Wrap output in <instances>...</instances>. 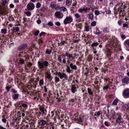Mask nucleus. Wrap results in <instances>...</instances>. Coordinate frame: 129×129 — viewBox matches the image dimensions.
Returning a JSON list of instances; mask_svg holds the SVG:
<instances>
[{
    "label": "nucleus",
    "instance_id": "1",
    "mask_svg": "<svg viewBox=\"0 0 129 129\" xmlns=\"http://www.w3.org/2000/svg\"><path fill=\"white\" fill-rule=\"evenodd\" d=\"M43 59H42L41 61H39L38 62V67L41 69H43L45 67H47L50 65L48 61H42Z\"/></svg>",
    "mask_w": 129,
    "mask_h": 129
},
{
    "label": "nucleus",
    "instance_id": "2",
    "mask_svg": "<svg viewBox=\"0 0 129 129\" xmlns=\"http://www.w3.org/2000/svg\"><path fill=\"white\" fill-rule=\"evenodd\" d=\"M55 75L58 76L61 79L63 78L66 80H67L68 79V77L65 73L60 72H56Z\"/></svg>",
    "mask_w": 129,
    "mask_h": 129
},
{
    "label": "nucleus",
    "instance_id": "3",
    "mask_svg": "<svg viewBox=\"0 0 129 129\" xmlns=\"http://www.w3.org/2000/svg\"><path fill=\"white\" fill-rule=\"evenodd\" d=\"M122 95L125 98H129V88H127L123 91Z\"/></svg>",
    "mask_w": 129,
    "mask_h": 129
},
{
    "label": "nucleus",
    "instance_id": "4",
    "mask_svg": "<svg viewBox=\"0 0 129 129\" xmlns=\"http://www.w3.org/2000/svg\"><path fill=\"white\" fill-rule=\"evenodd\" d=\"M73 20V18L70 16H67L63 21V23L65 24H67L71 23Z\"/></svg>",
    "mask_w": 129,
    "mask_h": 129
},
{
    "label": "nucleus",
    "instance_id": "5",
    "mask_svg": "<svg viewBox=\"0 0 129 129\" xmlns=\"http://www.w3.org/2000/svg\"><path fill=\"white\" fill-rule=\"evenodd\" d=\"M54 15L56 18L59 19H61L63 16V14L59 11L56 12L55 13Z\"/></svg>",
    "mask_w": 129,
    "mask_h": 129
},
{
    "label": "nucleus",
    "instance_id": "6",
    "mask_svg": "<svg viewBox=\"0 0 129 129\" xmlns=\"http://www.w3.org/2000/svg\"><path fill=\"white\" fill-rule=\"evenodd\" d=\"M35 6L34 4L32 3H28L27 6V7L29 10H33L35 8Z\"/></svg>",
    "mask_w": 129,
    "mask_h": 129
},
{
    "label": "nucleus",
    "instance_id": "7",
    "mask_svg": "<svg viewBox=\"0 0 129 129\" xmlns=\"http://www.w3.org/2000/svg\"><path fill=\"white\" fill-rule=\"evenodd\" d=\"M8 11L7 9L5 8H2L0 6V15H4L6 14Z\"/></svg>",
    "mask_w": 129,
    "mask_h": 129
},
{
    "label": "nucleus",
    "instance_id": "8",
    "mask_svg": "<svg viewBox=\"0 0 129 129\" xmlns=\"http://www.w3.org/2000/svg\"><path fill=\"white\" fill-rule=\"evenodd\" d=\"M116 117L117 118L116 122L117 123L120 124V123L122 122L121 117L120 115H119L118 114H117L116 115Z\"/></svg>",
    "mask_w": 129,
    "mask_h": 129
},
{
    "label": "nucleus",
    "instance_id": "9",
    "mask_svg": "<svg viewBox=\"0 0 129 129\" xmlns=\"http://www.w3.org/2000/svg\"><path fill=\"white\" fill-rule=\"evenodd\" d=\"M124 44L125 46V48L127 51H129V39L125 41L124 42Z\"/></svg>",
    "mask_w": 129,
    "mask_h": 129
},
{
    "label": "nucleus",
    "instance_id": "10",
    "mask_svg": "<svg viewBox=\"0 0 129 129\" xmlns=\"http://www.w3.org/2000/svg\"><path fill=\"white\" fill-rule=\"evenodd\" d=\"M46 74L45 77H46L48 79H49L50 81H51L52 77V76L51 74L48 72H47L45 73Z\"/></svg>",
    "mask_w": 129,
    "mask_h": 129
},
{
    "label": "nucleus",
    "instance_id": "11",
    "mask_svg": "<svg viewBox=\"0 0 129 129\" xmlns=\"http://www.w3.org/2000/svg\"><path fill=\"white\" fill-rule=\"evenodd\" d=\"M50 6L52 8L56 10H58L60 8V7L59 5L57 4H51Z\"/></svg>",
    "mask_w": 129,
    "mask_h": 129
},
{
    "label": "nucleus",
    "instance_id": "12",
    "mask_svg": "<svg viewBox=\"0 0 129 129\" xmlns=\"http://www.w3.org/2000/svg\"><path fill=\"white\" fill-rule=\"evenodd\" d=\"M123 3H119L117 5V7H118V10L120 11V12L122 11V9L124 7V5L123 6Z\"/></svg>",
    "mask_w": 129,
    "mask_h": 129
},
{
    "label": "nucleus",
    "instance_id": "13",
    "mask_svg": "<svg viewBox=\"0 0 129 129\" xmlns=\"http://www.w3.org/2000/svg\"><path fill=\"white\" fill-rule=\"evenodd\" d=\"M27 46V44H24L18 47V49L21 50L25 49Z\"/></svg>",
    "mask_w": 129,
    "mask_h": 129
},
{
    "label": "nucleus",
    "instance_id": "14",
    "mask_svg": "<svg viewBox=\"0 0 129 129\" xmlns=\"http://www.w3.org/2000/svg\"><path fill=\"white\" fill-rule=\"evenodd\" d=\"M84 117L82 115L79 116L78 118H76V120L77 121V122H80L83 121V120Z\"/></svg>",
    "mask_w": 129,
    "mask_h": 129
},
{
    "label": "nucleus",
    "instance_id": "15",
    "mask_svg": "<svg viewBox=\"0 0 129 129\" xmlns=\"http://www.w3.org/2000/svg\"><path fill=\"white\" fill-rule=\"evenodd\" d=\"M65 54L66 56L68 57V59H70L71 58H72V59H73L74 58L73 56V55L69 53L66 52L65 53Z\"/></svg>",
    "mask_w": 129,
    "mask_h": 129
},
{
    "label": "nucleus",
    "instance_id": "16",
    "mask_svg": "<svg viewBox=\"0 0 129 129\" xmlns=\"http://www.w3.org/2000/svg\"><path fill=\"white\" fill-rule=\"evenodd\" d=\"M76 87L75 85H72L71 87V91L73 93H74L76 92Z\"/></svg>",
    "mask_w": 129,
    "mask_h": 129
},
{
    "label": "nucleus",
    "instance_id": "17",
    "mask_svg": "<svg viewBox=\"0 0 129 129\" xmlns=\"http://www.w3.org/2000/svg\"><path fill=\"white\" fill-rule=\"evenodd\" d=\"M70 67L71 69L73 70H76L77 68L76 65L73 64L72 63H71L70 64Z\"/></svg>",
    "mask_w": 129,
    "mask_h": 129
},
{
    "label": "nucleus",
    "instance_id": "18",
    "mask_svg": "<svg viewBox=\"0 0 129 129\" xmlns=\"http://www.w3.org/2000/svg\"><path fill=\"white\" fill-rule=\"evenodd\" d=\"M46 121L43 120H40L39 123L42 126L44 125L46 123Z\"/></svg>",
    "mask_w": 129,
    "mask_h": 129
},
{
    "label": "nucleus",
    "instance_id": "19",
    "mask_svg": "<svg viewBox=\"0 0 129 129\" xmlns=\"http://www.w3.org/2000/svg\"><path fill=\"white\" fill-rule=\"evenodd\" d=\"M72 3V0H66V5L68 6H70Z\"/></svg>",
    "mask_w": 129,
    "mask_h": 129
},
{
    "label": "nucleus",
    "instance_id": "20",
    "mask_svg": "<svg viewBox=\"0 0 129 129\" xmlns=\"http://www.w3.org/2000/svg\"><path fill=\"white\" fill-rule=\"evenodd\" d=\"M103 30L104 33H108L109 32L110 29L108 27H105L103 28Z\"/></svg>",
    "mask_w": 129,
    "mask_h": 129
},
{
    "label": "nucleus",
    "instance_id": "21",
    "mask_svg": "<svg viewBox=\"0 0 129 129\" xmlns=\"http://www.w3.org/2000/svg\"><path fill=\"white\" fill-rule=\"evenodd\" d=\"M123 108H125L126 109L129 110V103L124 104L123 106Z\"/></svg>",
    "mask_w": 129,
    "mask_h": 129
},
{
    "label": "nucleus",
    "instance_id": "22",
    "mask_svg": "<svg viewBox=\"0 0 129 129\" xmlns=\"http://www.w3.org/2000/svg\"><path fill=\"white\" fill-rule=\"evenodd\" d=\"M129 80V78L127 77L124 78L122 80V82L125 83H127Z\"/></svg>",
    "mask_w": 129,
    "mask_h": 129
},
{
    "label": "nucleus",
    "instance_id": "23",
    "mask_svg": "<svg viewBox=\"0 0 129 129\" xmlns=\"http://www.w3.org/2000/svg\"><path fill=\"white\" fill-rule=\"evenodd\" d=\"M88 18L91 19H92L94 17L93 15V13H90L88 15Z\"/></svg>",
    "mask_w": 129,
    "mask_h": 129
},
{
    "label": "nucleus",
    "instance_id": "24",
    "mask_svg": "<svg viewBox=\"0 0 129 129\" xmlns=\"http://www.w3.org/2000/svg\"><path fill=\"white\" fill-rule=\"evenodd\" d=\"M74 16L76 18L78 19H81V16L78 13H76L74 14Z\"/></svg>",
    "mask_w": 129,
    "mask_h": 129
},
{
    "label": "nucleus",
    "instance_id": "25",
    "mask_svg": "<svg viewBox=\"0 0 129 129\" xmlns=\"http://www.w3.org/2000/svg\"><path fill=\"white\" fill-rule=\"evenodd\" d=\"M19 94H14L13 95V98L14 99H17L19 97Z\"/></svg>",
    "mask_w": 129,
    "mask_h": 129
},
{
    "label": "nucleus",
    "instance_id": "26",
    "mask_svg": "<svg viewBox=\"0 0 129 129\" xmlns=\"http://www.w3.org/2000/svg\"><path fill=\"white\" fill-rule=\"evenodd\" d=\"M1 3L2 5H5L8 3V2L7 0H2Z\"/></svg>",
    "mask_w": 129,
    "mask_h": 129
},
{
    "label": "nucleus",
    "instance_id": "27",
    "mask_svg": "<svg viewBox=\"0 0 129 129\" xmlns=\"http://www.w3.org/2000/svg\"><path fill=\"white\" fill-rule=\"evenodd\" d=\"M61 11H67V9L64 7L62 6L60 7V9Z\"/></svg>",
    "mask_w": 129,
    "mask_h": 129
},
{
    "label": "nucleus",
    "instance_id": "28",
    "mask_svg": "<svg viewBox=\"0 0 129 129\" xmlns=\"http://www.w3.org/2000/svg\"><path fill=\"white\" fill-rule=\"evenodd\" d=\"M67 68L66 69V70L67 72L70 73L71 72V70L70 69V66L67 65Z\"/></svg>",
    "mask_w": 129,
    "mask_h": 129
},
{
    "label": "nucleus",
    "instance_id": "29",
    "mask_svg": "<svg viewBox=\"0 0 129 129\" xmlns=\"http://www.w3.org/2000/svg\"><path fill=\"white\" fill-rule=\"evenodd\" d=\"M74 102V100L73 99H71L69 101V104L72 105L73 103Z\"/></svg>",
    "mask_w": 129,
    "mask_h": 129
},
{
    "label": "nucleus",
    "instance_id": "30",
    "mask_svg": "<svg viewBox=\"0 0 129 129\" xmlns=\"http://www.w3.org/2000/svg\"><path fill=\"white\" fill-rule=\"evenodd\" d=\"M39 109L40 110L41 112H42L43 115L45 114L44 110L43 107H40L39 108Z\"/></svg>",
    "mask_w": 129,
    "mask_h": 129
},
{
    "label": "nucleus",
    "instance_id": "31",
    "mask_svg": "<svg viewBox=\"0 0 129 129\" xmlns=\"http://www.w3.org/2000/svg\"><path fill=\"white\" fill-rule=\"evenodd\" d=\"M19 30V28L18 27H16L14 28L13 29V31L14 32H18Z\"/></svg>",
    "mask_w": 129,
    "mask_h": 129
},
{
    "label": "nucleus",
    "instance_id": "32",
    "mask_svg": "<svg viewBox=\"0 0 129 129\" xmlns=\"http://www.w3.org/2000/svg\"><path fill=\"white\" fill-rule=\"evenodd\" d=\"M99 44V43L98 42H94L92 43L91 45V46L92 47H93L94 46H96L98 45Z\"/></svg>",
    "mask_w": 129,
    "mask_h": 129
},
{
    "label": "nucleus",
    "instance_id": "33",
    "mask_svg": "<svg viewBox=\"0 0 129 129\" xmlns=\"http://www.w3.org/2000/svg\"><path fill=\"white\" fill-rule=\"evenodd\" d=\"M119 101V100L118 99H115L113 102V104L115 105H117V103H118Z\"/></svg>",
    "mask_w": 129,
    "mask_h": 129
},
{
    "label": "nucleus",
    "instance_id": "34",
    "mask_svg": "<svg viewBox=\"0 0 129 129\" xmlns=\"http://www.w3.org/2000/svg\"><path fill=\"white\" fill-rule=\"evenodd\" d=\"M44 82L43 79H41L39 82V85L40 86H41L44 84Z\"/></svg>",
    "mask_w": 129,
    "mask_h": 129
},
{
    "label": "nucleus",
    "instance_id": "35",
    "mask_svg": "<svg viewBox=\"0 0 129 129\" xmlns=\"http://www.w3.org/2000/svg\"><path fill=\"white\" fill-rule=\"evenodd\" d=\"M83 11H85L86 12L85 8H83L82 9L80 8V9L78 10V11L79 12L81 13H82Z\"/></svg>",
    "mask_w": 129,
    "mask_h": 129
},
{
    "label": "nucleus",
    "instance_id": "36",
    "mask_svg": "<svg viewBox=\"0 0 129 129\" xmlns=\"http://www.w3.org/2000/svg\"><path fill=\"white\" fill-rule=\"evenodd\" d=\"M101 113L99 112H95L94 115L96 116L97 117H98L100 116Z\"/></svg>",
    "mask_w": 129,
    "mask_h": 129
},
{
    "label": "nucleus",
    "instance_id": "37",
    "mask_svg": "<svg viewBox=\"0 0 129 129\" xmlns=\"http://www.w3.org/2000/svg\"><path fill=\"white\" fill-rule=\"evenodd\" d=\"M88 93L90 95L93 94V93L91 91V89L90 88H88L87 89Z\"/></svg>",
    "mask_w": 129,
    "mask_h": 129
},
{
    "label": "nucleus",
    "instance_id": "38",
    "mask_svg": "<svg viewBox=\"0 0 129 129\" xmlns=\"http://www.w3.org/2000/svg\"><path fill=\"white\" fill-rule=\"evenodd\" d=\"M60 80L59 78L57 76L55 77V82L57 83Z\"/></svg>",
    "mask_w": 129,
    "mask_h": 129
},
{
    "label": "nucleus",
    "instance_id": "39",
    "mask_svg": "<svg viewBox=\"0 0 129 129\" xmlns=\"http://www.w3.org/2000/svg\"><path fill=\"white\" fill-rule=\"evenodd\" d=\"M41 4L40 3H38L36 4V7L37 8H39L41 6Z\"/></svg>",
    "mask_w": 129,
    "mask_h": 129
},
{
    "label": "nucleus",
    "instance_id": "40",
    "mask_svg": "<svg viewBox=\"0 0 129 129\" xmlns=\"http://www.w3.org/2000/svg\"><path fill=\"white\" fill-rule=\"evenodd\" d=\"M57 60L60 62L62 63V61L61 55H59L58 56Z\"/></svg>",
    "mask_w": 129,
    "mask_h": 129
},
{
    "label": "nucleus",
    "instance_id": "41",
    "mask_svg": "<svg viewBox=\"0 0 129 129\" xmlns=\"http://www.w3.org/2000/svg\"><path fill=\"white\" fill-rule=\"evenodd\" d=\"M25 13L28 16H30L31 15V13L30 11H27L25 12Z\"/></svg>",
    "mask_w": 129,
    "mask_h": 129
},
{
    "label": "nucleus",
    "instance_id": "42",
    "mask_svg": "<svg viewBox=\"0 0 129 129\" xmlns=\"http://www.w3.org/2000/svg\"><path fill=\"white\" fill-rule=\"evenodd\" d=\"M101 32L99 30H97L95 32V34L98 35L100 34Z\"/></svg>",
    "mask_w": 129,
    "mask_h": 129
},
{
    "label": "nucleus",
    "instance_id": "43",
    "mask_svg": "<svg viewBox=\"0 0 129 129\" xmlns=\"http://www.w3.org/2000/svg\"><path fill=\"white\" fill-rule=\"evenodd\" d=\"M1 31L2 33L6 34L7 32V30L5 29H1Z\"/></svg>",
    "mask_w": 129,
    "mask_h": 129
},
{
    "label": "nucleus",
    "instance_id": "44",
    "mask_svg": "<svg viewBox=\"0 0 129 129\" xmlns=\"http://www.w3.org/2000/svg\"><path fill=\"white\" fill-rule=\"evenodd\" d=\"M95 14L96 15H98L100 14V11L98 10H95L94 12Z\"/></svg>",
    "mask_w": 129,
    "mask_h": 129
},
{
    "label": "nucleus",
    "instance_id": "45",
    "mask_svg": "<svg viewBox=\"0 0 129 129\" xmlns=\"http://www.w3.org/2000/svg\"><path fill=\"white\" fill-rule=\"evenodd\" d=\"M85 30L87 32H88L89 30V27L88 26H86L85 27Z\"/></svg>",
    "mask_w": 129,
    "mask_h": 129
},
{
    "label": "nucleus",
    "instance_id": "46",
    "mask_svg": "<svg viewBox=\"0 0 129 129\" xmlns=\"http://www.w3.org/2000/svg\"><path fill=\"white\" fill-rule=\"evenodd\" d=\"M39 30H37L36 31H35L34 33V34L36 36H38L39 34Z\"/></svg>",
    "mask_w": 129,
    "mask_h": 129
},
{
    "label": "nucleus",
    "instance_id": "47",
    "mask_svg": "<svg viewBox=\"0 0 129 129\" xmlns=\"http://www.w3.org/2000/svg\"><path fill=\"white\" fill-rule=\"evenodd\" d=\"M96 22L95 21H93L91 23V26H95L96 25Z\"/></svg>",
    "mask_w": 129,
    "mask_h": 129
},
{
    "label": "nucleus",
    "instance_id": "48",
    "mask_svg": "<svg viewBox=\"0 0 129 129\" xmlns=\"http://www.w3.org/2000/svg\"><path fill=\"white\" fill-rule=\"evenodd\" d=\"M51 52V50H46V53L49 54H50Z\"/></svg>",
    "mask_w": 129,
    "mask_h": 129
},
{
    "label": "nucleus",
    "instance_id": "49",
    "mask_svg": "<svg viewBox=\"0 0 129 129\" xmlns=\"http://www.w3.org/2000/svg\"><path fill=\"white\" fill-rule=\"evenodd\" d=\"M22 106L24 108H26L25 109H27V108L28 107V106L26 104H22Z\"/></svg>",
    "mask_w": 129,
    "mask_h": 129
},
{
    "label": "nucleus",
    "instance_id": "50",
    "mask_svg": "<svg viewBox=\"0 0 129 129\" xmlns=\"http://www.w3.org/2000/svg\"><path fill=\"white\" fill-rule=\"evenodd\" d=\"M55 24L57 26H59L61 24L59 22H57L55 23Z\"/></svg>",
    "mask_w": 129,
    "mask_h": 129
},
{
    "label": "nucleus",
    "instance_id": "51",
    "mask_svg": "<svg viewBox=\"0 0 129 129\" xmlns=\"http://www.w3.org/2000/svg\"><path fill=\"white\" fill-rule=\"evenodd\" d=\"M123 27H126L127 28H128V25L126 23H124L123 24Z\"/></svg>",
    "mask_w": 129,
    "mask_h": 129
},
{
    "label": "nucleus",
    "instance_id": "52",
    "mask_svg": "<svg viewBox=\"0 0 129 129\" xmlns=\"http://www.w3.org/2000/svg\"><path fill=\"white\" fill-rule=\"evenodd\" d=\"M106 14H110L111 13V11L110 10H107L106 11Z\"/></svg>",
    "mask_w": 129,
    "mask_h": 129
},
{
    "label": "nucleus",
    "instance_id": "53",
    "mask_svg": "<svg viewBox=\"0 0 129 129\" xmlns=\"http://www.w3.org/2000/svg\"><path fill=\"white\" fill-rule=\"evenodd\" d=\"M11 91L14 93H16L17 92V91L14 88H12L11 89Z\"/></svg>",
    "mask_w": 129,
    "mask_h": 129
},
{
    "label": "nucleus",
    "instance_id": "54",
    "mask_svg": "<svg viewBox=\"0 0 129 129\" xmlns=\"http://www.w3.org/2000/svg\"><path fill=\"white\" fill-rule=\"evenodd\" d=\"M48 25L51 26H53V23L51 22H49L48 23Z\"/></svg>",
    "mask_w": 129,
    "mask_h": 129
},
{
    "label": "nucleus",
    "instance_id": "55",
    "mask_svg": "<svg viewBox=\"0 0 129 129\" xmlns=\"http://www.w3.org/2000/svg\"><path fill=\"white\" fill-rule=\"evenodd\" d=\"M46 34V33L45 32H42L39 34V36L40 37H41L42 35H45Z\"/></svg>",
    "mask_w": 129,
    "mask_h": 129
},
{
    "label": "nucleus",
    "instance_id": "56",
    "mask_svg": "<svg viewBox=\"0 0 129 129\" xmlns=\"http://www.w3.org/2000/svg\"><path fill=\"white\" fill-rule=\"evenodd\" d=\"M43 41L41 39H39L38 40V42L40 44H42Z\"/></svg>",
    "mask_w": 129,
    "mask_h": 129
},
{
    "label": "nucleus",
    "instance_id": "57",
    "mask_svg": "<svg viewBox=\"0 0 129 129\" xmlns=\"http://www.w3.org/2000/svg\"><path fill=\"white\" fill-rule=\"evenodd\" d=\"M78 116V114L77 112L74 114V116H75V120H76V118H77V117Z\"/></svg>",
    "mask_w": 129,
    "mask_h": 129
},
{
    "label": "nucleus",
    "instance_id": "58",
    "mask_svg": "<svg viewBox=\"0 0 129 129\" xmlns=\"http://www.w3.org/2000/svg\"><path fill=\"white\" fill-rule=\"evenodd\" d=\"M11 88V87H10L7 86L6 87V89L8 92L9 91L10 89Z\"/></svg>",
    "mask_w": 129,
    "mask_h": 129
},
{
    "label": "nucleus",
    "instance_id": "59",
    "mask_svg": "<svg viewBox=\"0 0 129 129\" xmlns=\"http://www.w3.org/2000/svg\"><path fill=\"white\" fill-rule=\"evenodd\" d=\"M105 125L107 126H109V124L108 123V122L107 121H106L104 122Z\"/></svg>",
    "mask_w": 129,
    "mask_h": 129
},
{
    "label": "nucleus",
    "instance_id": "60",
    "mask_svg": "<svg viewBox=\"0 0 129 129\" xmlns=\"http://www.w3.org/2000/svg\"><path fill=\"white\" fill-rule=\"evenodd\" d=\"M64 42H65L64 41H62L61 42H60V44H59L60 45L62 46V45H63L64 44Z\"/></svg>",
    "mask_w": 129,
    "mask_h": 129
},
{
    "label": "nucleus",
    "instance_id": "61",
    "mask_svg": "<svg viewBox=\"0 0 129 129\" xmlns=\"http://www.w3.org/2000/svg\"><path fill=\"white\" fill-rule=\"evenodd\" d=\"M19 62L21 63H24V61L23 59H21L19 61Z\"/></svg>",
    "mask_w": 129,
    "mask_h": 129
},
{
    "label": "nucleus",
    "instance_id": "62",
    "mask_svg": "<svg viewBox=\"0 0 129 129\" xmlns=\"http://www.w3.org/2000/svg\"><path fill=\"white\" fill-rule=\"evenodd\" d=\"M2 121L4 123H6L7 121V120L5 118H3L2 119Z\"/></svg>",
    "mask_w": 129,
    "mask_h": 129
},
{
    "label": "nucleus",
    "instance_id": "63",
    "mask_svg": "<svg viewBox=\"0 0 129 129\" xmlns=\"http://www.w3.org/2000/svg\"><path fill=\"white\" fill-rule=\"evenodd\" d=\"M44 91L45 92H47V90L46 88V86H45L44 87Z\"/></svg>",
    "mask_w": 129,
    "mask_h": 129
},
{
    "label": "nucleus",
    "instance_id": "64",
    "mask_svg": "<svg viewBox=\"0 0 129 129\" xmlns=\"http://www.w3.org/2000/svg\"><path fill=\"white\" fill-rule=\"evenodd\" d=\"M41 22V20L40 19L38 20L37 21V22L38 24H40Z\"/></svg>",
    "mask_w": 129,
    "mask_h": 129
}]
</instances>
